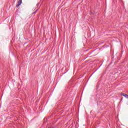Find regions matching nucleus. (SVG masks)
<instances>
[{
    "instance_id": "obj_2",
    "label": "nucleus",
    "mask_w": 128,
    "mask_h": 128,
    "mask_svg": "<svg viewBox=\"0 0 128 128\" xmlns=\"http://www.w3.org/2000/svg\"><path fill=\"white\" fill-rule=\"evenodd\" d=\"M122 96H125V98H128V94H122Z\"/></svg>"
},
{
    "instance_id": "obj_1",
    "label": "nucleus",
    "mask_w": 128,
    "mask_h": 128,
    "mask_svg": "<svg viewBox=\"0 0 128 128\" xmlns=\"http://www.w3.org/2000/svg\"><path fill=\"white\" fill-rule=\"evenodd\" d=\"M22 0H19L18 4L16 6V8H18V6H20L22 4Z\"/></svg>"
}]
</instances>
